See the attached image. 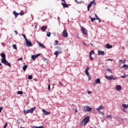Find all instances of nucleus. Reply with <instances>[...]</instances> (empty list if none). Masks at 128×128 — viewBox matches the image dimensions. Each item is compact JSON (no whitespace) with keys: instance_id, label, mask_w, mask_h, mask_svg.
<instances>
[{"instance_id":"obj_1","label":"nucleus","mask_w":128,"mask_h":128,"mask_svg":"<svg viewBox=\"0 0 128 128\" xmlns=\"http://www.w3.org/2000/svg\"><path fill=\"white\" fill-rule=\"evenodd\" d=\"M88 122H90V116H86L82 120L80 124V126H86V124H88Z\"/></svg>"},{"instance_id":"obj_2","label":"nucleus","mask_w":128,"mask_h":128,"mask_svg":"<svg viewBox=\"0 0 128 128\" xmlns=\"http://www.w3.org/2000/svg\"><path fill=\"white\" fill-rule=\"evenodd\" d=\"M57 50H58L56 51L54 54V56H56V58H58L60 54H62V48L58 46L57 48Z\"/></svg>"},{"instance_id":"obj_3","label":"nucleus","mask_w":128,"mask_h":128,"mask_svg":"<svg viewBox=\"0 0 128 128\" xmlns=\"http://www.w3.org/2000/svg\"><path fill=\"white\" fill-rule=\"evenodd\" d=\"M90 16V18L91 20V22H94V21L96 20H98V22H102V20H100L98 18V15H96V14H95V16L96 17V18H92V16Z\"/></svg>"},{"instance_id":"obj_4","label":"nucleus","mask_w":128,"mask_h":128,"mask_svg":"<svg viewBox=\"0 0 128 128\" xmlns=\"http://www.w3.org/2000/svg\"><path fill=\"white\" fill-rule=\"evenodd\" d=\"M82 110H84L85 112H92V108L88 106H84Z\"/></svg>"},{"instance_id":"obj_5","label":"nucleus","mask_w":128,"mask_h":128,"mask_svg":"<svg viewBox=\"0 0 128 128\" xmlns=\"http://www.w3.org/2000/svg\"><path fill=\"white\" fill-rule=\"evenodd\" d=\"M92 4H94V6H96V0H93L92 1H91L90 2V3L88 4V12H90V8H92Z\"/></svg>"},{"instance_id":"obj_6","label":"nucleus","mask_w":128,"mask_h":128,"mask_svg":"<svg viewBox=\"0 0 128 128\" xmlns=\"http://www.w3.org/2000/svg\"><path fill=\"white\" fill-rule=\"evenodd\" d=\"M36 108V107H34L31 110H28L26 111H24V114H32L34 112V110Z\"/></svg>"},{"instance_id":"obj_7","label":"nucleus","mask_w":128,"mask_h":128,"mask_svg":"<svg viewBox=\"0 0 128 128\" xmlns=\"http://www.w3.org/2000/svg\"><path fill=\"white\" fill-rule=\"evenodd\" d=\"M1 62H2V64H4L5 66H8L10 68L11 66L10 64L8 62V60H6V59H4V60H2Z\"/></svg>"},{"instance_id":"obj_8","label":"nucleus","mask_w":128,"mask_h":128,"mask_svg":"<svg viewBox=\"0 0 128 128\" xmlns=\"http://www.w3.org/2000/svg\"><path fill=\"white\" fill-rule=\"evenodd\" d=\"M82 34H85V36H87L88 34V30H86L85 28H84L83 27H82Z\"/></svg>"},{"instance_id":"obj_9","label":"nucleus","mask_w":128,"mask_h":128,"mask_svg":"<svg viewBox=\"0 0 128 128\" xmlns=\"http://www.w3.org/2000/svg\"><path fill=\"white\" fill-rule=\"evenodd\" d=\"M62 36H63L64 38H68V31H66V30H64L63 31Z\"/></svg>"},{"instance_id":"obj_10","label":"nucleus","mask_w":128,"mask_h":128,"mask_svg":"<svg viewBox=\"0 0 128 128\" xmlns=\"http://www.w3.org/2000/svg\"><path fill=\"white\" fill-rule=\"evenodd\" d=\"M105 78H107V80H116V78L114 76L111 75L110 76H106Z\"/></svg>"},{"instance_id":"obj_11","label":"nucleus","mask_w":128,"mask_h":128,"mask_svg":"<svg viewBox=\"0 0 128 128\" xmlns=\"http://www.w3.org/2000/svg\"><path fill=\"white\" fill-rule=\"evenodd\" d=\"M62 2H62V4L63 6V8H68V4H66L65 0H62Z\"/></svg>"},{"instance_id":"obj_12","label":"nucleus","mask_w":128,"mask_h":128,"mask_svg":"<svg viewBox=\"0 0 128 128\" xmlns=\"http://www.w3.org/2000/svg\"><path fill=\"white\" fill-rule=\"evenodd\" d=\"M26 44L27 46H32V42L28 41V40H26Z\"/></svg>"},{"instance_id":"obj_13","label":"nucleus","mask_w":128,"mask_h":128,"mask_svg":"<svg viewBox=\"0 0 128 128\" xmlns=\"http://www.w3.org/2000/svg\"><path fill=\"white\" fill-rule=\"evenodd\" d=\"M104 106H100L98 108H96V110L98 112H100V110H104Z\"/></svg>"},{"instance_id":"obj_14","label":"nucleus","mask_w":128,"mask_h":128,"mask_svg":"<svg viewBox=\"0 0 128 128\" xmlns=\"http://www.w3.org/2000/svg\"><path fill=\"white\" fill-rule=\"evenodd\" d=\"M96 84H100V79L98 78L95 80V81L93 82V84L94 85Z\"/></svg>"},{"instance_id":"obj_15","label":"nucleus","mask_w":128,"mask_h":128,"mask_svg":"<svg viewBox=\"0 0 128 128\" xmlns=\"http://www.w3.org/2000/svg\"><path fill=\"white\" fill-rule=\"evenodd\" d=\"M0 56L2 58V60H4L6 59V54H4V53H1Z\"/></svg>"},{"instance_id":"obj_16","label":"nucleus","mask_w":128,"mask_h":128,"mask_svg":"<svg viewBox=\"0 0 128 128\" xmlns=\"http://www.w3.org/2000/svg\"><path fill=\"white\" fill-rule=\"evenodd\" d=\"M40 56V54H37L36 55H33L32 56V60H36V58H38V56Z\"/></svg>"},{"instance_id":"obj_17","label":"nucleus","mask_w":128,"mask_h":128,"mask_svg":"<svg viewBox=\"0 0 128 128\" xmlns=\"http://www.w3.org/2000/svg\"><path fill=\"white\" fill-rule=\"evenodd\" d=\"M98 56H104V52L102 50H98Z\"/></svg>"},{"instance_id":"obj_18","label":"nucleus","mask_w":128,"mask_h":128,"mask_svg":"<svg viewBox=\"0 0 128 128\" xmlns=\"http://www.w3.org/2000/svg\"><path fill=\"white\" fill-rule=\"evenodd\" d=\"M88 70H90V67L87 66V68H86L85 73L86 74V76L90 75V72H88Z\"/></svg>"},{"instance_id":"obj_19","label":"nucleus","mask_w":128,"mask_h":128,"mask_svg":"<svg viewBox=\"0 0 128 128\" xmlns=\"http://www.w3.org/2000/svg\"><path fill=\"white\" fill-rule=\"evenodd\" d=\"M47 28L48 27L46 26H42L41 28V30H42V32H46Z\"/></svg>"},{"instance_id":"obj_20","label":"nucleus","mask_w":128,"mask_h":128,"mask_svg":"<svg viewBox=\"0 0 128 128\" xmlns=\"http://www.w3.org/2000/svg\"><path fill=\"white\" fill-rule=\"evenodd\" d=\"M42 112H44L45 116H48L50 114V112H48V111H46L44 110H42Z\"/></svg>"},{"instance_id":"obj_21","label":"nucleus","mask_w":128,"mask_h":128,"mask_svg":"<svg viewBox=\"0 0 128 128\" xmlns=\"http://www.w3.org/2000/svg\"><path fill=\"white\" fill-rule=\"evenodd\" d=\"M116 90H122V86L120 85H118L116 86Z\"/></svg>"},{"instance_id":"obj_22","label":"nucleus","mask_w":128,"mask_h":128,"mask_svg":"<svg viewBox=\"0 0 128 128\" xmlns=\"http://www.w3.org/2000/svg\"><path fill=\"white\" fill-rule=\"evenodd\" d=\"M120 68H124V70H128V66L127 64H124L123 66H120Z\"/></svg>"},{"instance_id":"obj_23","label":"nucleus","mask_w":128,"mask_h":128,"mask_svg":"<svg viewBox=\"0 0 128 128\" xmlns=\"http://www.w3.org/2000/svg\"><path fill=\"white\" fill-rule=\"evenodd\" d=\"M106 48H112V46L110 45V44H106Z\"/></svg>"},{"instance_id":"obj_24","label":"nucleus","mask_w":128,"mask_h":128,"mask_svg":"<svg viewBox=\"0 0 128 128\" xmlns=\"http://www.w3.org/2000/svg\"><path fill=\"white\" fill-rule=\"evenodd\" d=\"M119 62H120V64H122H122H126V60H120Z\"/></svg>"},{"instance_id":"obj_25","label":"nucleus","mask_w":128,"mask_h":128,"mask_svg":"<svg viewBox=\"0 0 128 128\" xmlns=\"http://www.w3.org/2000/svg\"><path fill=\"white\" fill-rule=\"evenodd\" d=\"M38 44L40 46V48H46V46H44V44L42 43H38Z\"/></svg>"},{"instance_id":"obj_26","label":"nucleus","mask_w":128,"mask_h":128,"mask_svg":"<svg viewBox=\"0 0 128 128\" xmlns=\"http://www.w3.org/2000/svg\"><path fill=\"white\" fill-rule=\"evenodd\" d=\"M13 14H14V16H15L16 18L18 16V14H20L16 12V11H14L13 12Z\"/></svg>"},{"instance_id":"obj_27","label":"nucleus","mask_w":128,"mask_h":128,"mask_svg":"<svg viewBox=\"0 0 128 128\" xmlns=\"http://www.w3.org/2000/svg\"><path fill=\"white\" fill-rule=\"evenodd\" d=\"M26 68H28V66L27 65H24L22 68V70L24 72H26Z\"/></svg>"},{"instance_id":"obj_28","label":"nucleus","mask_w":128,"mask_h":128,"mask_svg":"<svg viewBox=\"0 0 128 128\" xmlns=\"http://www.w3.org/2000/svg\"><path fill=\"white\" fill-rule=\"evenodd\" d=\"M122 108H124L126 110H128V105L126 104H122Z\"/></svg>"},{"instance_id":"obj_29","label":"nucleus","mask_w":128,"mask_h":128,"mask_svg":"<svg viewBox=\"0 0 128 128\" xmlns=\"http://www.w3.org/2000/svg\"><path fill=\"white\" fill-rule=\"evenodd\" d=\"M19 14H20V16H24V11L22 10L21 12L19 13Z\"/></svg>"},{"instance_id":"obj_30","label":"nucleus","mask_w":128,"mask_h":128,"mask_svg":"<svg viewBox=\"0 0 128 128\" xmlns=\"http://www.w3.org/2000/svg\"><path fill=\"white\" fill-rule=\"evenodd\" d=\"M13 48H14V50H18V47L16 46V44H13Z\"/></svg>"},{"instance_id":"obj_31","label":"nucleus","mask_w":128,"mask_h":128,"mask_svg":"<svg viewBox=\"0 0 128 128\" xmlns=\"http://www.w3.org/2000/svg\"><path fill=\"white\" fill-rule=\"evenodd\" d=\"M90 55L94 54V50H92L90 52Z\"/></svg>"},{"instance_id":"obj_32","label":"nucleus","mask_w":128,"mask_h":128,"mask_svg":"<svg viewBox=\"0 0 128 128\" xmlns=\"http://www.w3.org/2000/svg\"><path fill=\"white\" fill-rule=\"evenodd\" d=\"M121 78H128V75L124 74V76H121Z\"/></svg>"},{"instance_id":"obj_33","label":"nucleus","mask_w":128,"mask_h":128,"mask_svg":"<svg viewBox=\"0 0 128 128\" xmlns=\"http://www.w3.org/2000/svg\"><path fill=\"white\" fill-rule=\"evenodd\" d=\"M32 76L29 75L28 76V80H32Z\"/></svg>"},{"instance_id":"obj_34","label":"nucleus","mask_w":128,"mask_h":128,"mask_svg":"<svg viewBox=\"0 0 128 128\" xmlns=\"http://www.w3.org/2000/svg\"><path fill=\"white\" fill-rule=\"evenodd\" d=\"M22 36H24L26 41L28 40V39L26 38V34H22Z\"/></svg>"},{"instance_id":"obj_35","label":"nucleus","mask_w":128,"mask_h":128,"mask_svg":"<svg viewBox=\"0 0 128 128\" xmlns=\"http://www.w3.org/2000/svg\"><path fill=\"white\" fill-rule=\"evenodd\" d=\"M18 94H24V92H22V91H18Z\"/></svg>"},{"instance_id":"obj_36","label":"nucleus","mask_w":128,"mask_h":128,"mask_svg":"<svg viewBox=\"0 0 128 128\" xmlns=\"http://www.w3.org/2000/svg\"><path fill=\"white\" fill-rule=\"evenodd\" d=\"M48 92L50 91V84H48Z\"/></svg>"},{"instance_id":"obj_37","label":"nucleus","mask_w":128,"mask_h":128,"mask_svg":"<svg viewBox=\"0 0 128 128\" xmlns=\"http://www.w3.org/2000/svg\"><path fill=\"white\" fill-rule=\"evenodd\" d=\"M46 36H47L50 38V32H47Z\"/></svg>"},{"instance_id":"obj_38","label":"nucleus","mask_w":128,"mask_h":128,"mask_svg":"<svg viewBox=\"0 0 128 128\" xmlns=\"http://www.w3.org/2000/svg\"><path fill=\"white\" fill-rule=\"evenodd\" d=\"M90 60H94V58H92V56L90 54Z\"/></svg>"},{"instance_id":"obj_39","label":"nucleus","mask_w":128,"mask_h":128,"mask_svg":"<svg viewBox=\"0 0 128 128\" xmlns=\"http://www.w3.org/2000/svg\"><path fill=\"white\" fill-rule=\"evenodd\" d=\"M112 116L111 115H108L107 116H106V118H112Z\"/></svg>"},{"instance_id":"obj_40","label":"nucleus","mask_w":128,"mask_h":128,"mask_svg":"<svg viewBox=\"0 0 128 128\" xmlns=\"http://www.w3.org/2000/svg\"><path fill=\"white\" fill-rule=\"evenodd\" d=\"M106 70L108 71V72H112V70H110V68H107L106 69Z\"/></svg>"},{"instance_id":"obj_41","label":"nucleus","mask_w":128,"mask_h":128,"mask_svg":"<svg viewBox=\"0 0 128 128\" xmlns=\"http://www.w3.org/2000/svg\"><path fill=\"white\" fill-rule=\"evenodd\" d=\"M6 126H8V122H6L4 126V128H6Z\"/></svg>"},{"instance_id":"obj_42","label":"nucleus","mask_w":128,"mask_h":128,"mask_svg":"<svg viewBox=\"0 0 128 128\" xmlns=\"http://www.w3.org/2000/svg\"><path fill=\"white\" fill-rule=\"evenodd\" d=\"M100 114H102V116H104V112H102L100 111V112H99Z\"/></svg>"},{"instance_id":"obj_43","label":"nucleus","mask_w":128,"mask_h":128,"mask_svg":"<svg viewBox=\"0 0 128 128\" xmlns=\"http://www.w3.org/2000/svg\"><path fill=\"white\" fill-rule=\"evenodd\" d=\"M55 42H56V46H58V40H56L55 41Z\"/></svg>"},{"instance_id":"obj_44","label":"nucleus","mask_w":128,"mask_h":128,"mask_svg":"<svg viewBox=\"0 0 128 128\" xmlns=\"http://www.w3.org/2000/svg\"><path fill=\"white\" fill-rule=\"evenodd\" d=\"M87 92H88V94H92V92H90L88 90Z\"/></svg>"},{"instance_id":"obj_45","label":"nucleus","mask_w":128,"mask_h":128,"mask_svg":"<svg viewBox=\"0 0 128 128\" xmlns=\"http://www.w3.org/2000/svg\"><path fill=\"white\" fill-rule=\"evenodd\" d=\"M75 2H77V4H82V1H80V2H78V0H75Z\"/></svg>"},{"instance_id":"obj_46","label":"nucleus","mask_w":128,"mask_h":128,"mask_svg":"<svg viewBox=\"0 0 128 128\" xmlns=\"http://www.w3.org/2000/svg\"><path fill=\"white\" fill-rule=\"evenodd\" d=\"M42 60H44V62H46V58H43Z\"/></svg>"},{"instance_id":"obj_47","label":"nucleus","mask_w":128,"mask_h":128,"mask_svg":"<svg viewBox=\"0 0 128 128\" xmlns=\"http://www.w3.org/2000/svg\"><path fill=\"white\" fill-rule=\"evenodd\" d=\"M87 76L88 77V80H90V75Z\"/></svg>"},{"instance_id":"obj_48","label":"nucleus","mask_w":128,"mask_h":128,"mask_svg":"<svg viewBox=\"0 0 128 128\" xmlns=\"http://www.w3.org/2000/svg\"><path fill=\"white\" fill-rule=\"evenodd\" d=\"M2 107L0 106V112H2Z\"/></svg>"},{"instance_id":"obj_49","label":"nucleus","mask_w":128,"mask_h":128,"mask_svg":"<svg viewBox=\"0 0 128 128\" xmlns=\"http://www.w3.org/2000/svg\"><path fill=\"white\" fill-rule=\"evenodd\" d=\"M59 84H60V86H62L63 84H62V82H59Z\"/></svg>"},{"instance_id":"obj_50","label":"nucleus","mask_w":128,"mask_h":128,"mask_svg":"<svg viewBox=\"0 0 128 128\" xmlns=\"http://www.w3.org/2000/svg\"><path fill=\"white\" fill-rule=\"evenodd\" d=\"M14 32H15L16 34H18V31H16V30H14Z\"/></svg>"},{"instance_id":"obj_51","label":"nucleus","mask_w":128,"mask_h":128,"mask_svg":"<svg viewBox=\"0 0 128 128\" xmlns=\"http://www.w3.org/2000/svg\"><path fill=\"white\" fill-rule=\"evenodd\" d=\"M18 60H22V58L21 57L20 58H18Z\"/></svg>"},{"instance_id":"obj_52","label":"nucleus","mask_w":128,"mask_h":128,"mask_svg":"<svg viewBox=\"0 0 128 128\" xmlns=\"http://www.w3.org/2000/svg\"><path fill=\"white\" fill-rule=\"evenodd\" d=\"M122 111L124 112H126V110L124 108L122 109Z\"/></svg>"},{"instance_id":"obj_53","label":"nucleus","mask_w":128,"mask_h":128,"mask_svg":"<svg viewBox=\"0 0 128 128\" xmlns=\"http://www.w3.org/2000/svg\"><path fill=\"white\" fill-rule=\"evenodd\" d=\"M38 128H44V126H38Z\"/></svg>"},{"instance_id":"obj_54","label":"nucleus","mask_w":128,"mask_h":128,"mask_svg":"<svg viewBox=\"0 0 128 128\" xmlns=\"http://www.w3.org/2000/svg\"><path fill=\"white\" fill-rule=\"evenodd\" d=\"M75 112L76 113L78 112V110H76V108L75 109Z\"/></svg>"},{"instance_id":"obj_55","label":"nucleus","mask_w":128,"mask_h":128,"mask_svg":"<svg viewBox=\"0 0 128 128\" xmlns=\"http://www.w3.org/2000/svg\"><path fill=\"white\" fill-rule=\"evenodd\" d=\"M108 60H110L111 62H112V59H108Z\"/></svg>"},{"instance_id":"obj_56","label":"nucleus","mask_w":128,"mask_h":128,"mask_svg":"<svg viewBox=\"0 0 128 128\" xmlns=\"http://www.w3.org/2000/svg\"><path fill=\"white\" fill-rule=\"evenodd\" d=\"M34 80H35V82H38V80H36V78L34 79Z\"/></svg>"},{"instance_id":"obj_57","label":"nucleus","mask_w":128,"mask_h":128,"mask_svg":"<svg viewBox=\"0 0 128 128\" xmlns=\"http://www.w3.org/2000/svg\"><path fill=\"white\" fill-rule=\"evenodd\" d=\"M32 128H38V126H34Z\"/></svg>"},{"instance_id":"obj_58","label":"nucleus","mask_w":128,"mask_h":128,"mask_svg":"<svg viewBox=\"0 0 128 128\" xmlns=\"http://www.w3.org/2000/svg\"><path fill=\"white\" fill-rule=\"evenodd\" d=\"M90 46H94V44H90Z\"/></svg>"},{"instance_id":"obj_59","label":"nucleus","mask_w":128,"mask_h":128,"mask_svg":"<svg viewBox=\"0 0 128 128\" xmlns=\"http://www.w3.org/2000/svg\"><path fill=\"white\" fill-rule=\"evenodd\" d=\"M83 44H84L85 46H86V44L84 43V42H83Z\"/></svg>"},{"instance_id":"obj_60","label":"nucleus","mask_w":128,"mask_h":128,"mask_svg":"<svg viewBox=\"0 0 128 128\" xmlns=\"http://www.w3.org/2000/svg\"><path fill=\"white\" fill-rule=\"evenodd\" d=\"M0 66H2V63H0Z\"/></svg>"},{"instance_id":"obj_61","label":"nucleus","mask_w":128,"mask_h":128,"mask_svg":"<svg viewBox=\"0 0 128 128\" xmlns=\"http://www.w3.org/2000/svg\"><path fill=\"white\" fill-rule=\"evenodd\" d=\"M48 82H50V80H48Z\"/></svg>"},{"instance_id":"obj_62","label":"nucleus","mask_w":128,"mask_h":128,"mask_svg":"<svg viewBox=\"0 0 128 128\" xmlns=\"http://www.w3.org/2000/svg\"><path fill=\"white\" fill-rule=\"evenodd\" d=\"M72 106H74V104H72Z\"/></svg>"}]
</instances>
